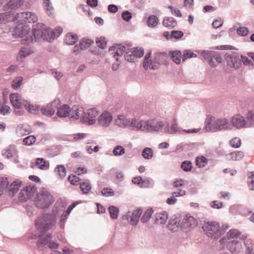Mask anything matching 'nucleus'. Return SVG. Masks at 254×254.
Instances as JSON below:
<instances>
[{"label": "nucleus", "mask_w": 254, "mask_h": 254, "mask_svg": "<svg viewBox=\"0 0 254 254\" xmlns=\"http://www.w3.org/2000/svg\"><path fill=\"white\" fill-rule=\"evenodd\" d=\"M232 127L238 128V115H236L231 119L230 123L226 119H219L211 123L209 120H206L205 122L206 130L211 131H217L223 129H231Z\"/></svg>", "instance_id": "1"}, {"label": "nucleus", "mask_w": 254, "mask_h": 254, "mask_svg": "<svg viewBox=\"0 0 254 254\" xmlns=\"http://www.w3.org/2000/svg\"><path fill=\"white\" fill-rule=\"evenodd\" d=\"M58 202L53 209V213L43 214L35 221V225L36 229L40 232L44 233L52 228L56 222V213L58 212Z\"/></svg>", "instance_id": "2"}, {"label": "nucleus", "mask_w": 254, "mask_h": 254, "mask_svg": "<svg viewBox=\"0 0 254 254\" xmlns=\"http://www.w3.org/2000/svg\"><path fill=\"white\" fill-rule=\"evenodd\" d=\"M32 34L35 42L41 41H52V36L54 35L51 28L43 23H38L33 25Z\"/></svg>", "instance_id": "3"}, {"label": "nucleus", "mask_w": 254, "mask_h": 254, "mask_svg": "<svg viewBox=\"0 0 254 254\" xmlns=\"http://www.w3.org/2000/svg\"><path fill=\"white\" fill-rule=\"evenodd\" d=\"M6 23L13 21L15 23L21 22H33L35 23L37 20L36 14L32 12H23L15 13L12 11L5 12Z\"/></svg>", "instance_id": "4"}, {"label": "nucleus", "mask_w": 254, "mask_h": 254, "mask_svg": "<svg viewBox=\"0 0 254 254\" xmlns=\"http://www.w3.org/2000/svg\"><path fill=\"white\" fill-rule=\"evenodd\" d=\"M27 23L24 21L16 23L17 25L15 27L12 34L14 38H24L22 43L26 45L30 44L34 41L33 37L31 34H28L30 28L27 24Z\"/></svg>", "instance_id": "5"}, {"label": "nucleus", "mask_w": 254, "mask_h": 254, "mask_svg": "<svg viewBox=\"0 0 254 254\" xmlns=\"http://www.w3.org/2000/svg\"><path fill=\"white\" fill-rule=\"evenodd\" d=\"M202 228L208 237L214 239H217L222 235L219 223L215 221L204 222Z\"/></svg>", "instance_id": "6"}, {"label": "nucleus", "mask_w": 254, "mask_h": 254, "mask_svg": "<svg viewBox=\"0 0 254 254\" xmlns=\"http://www.w3.org/2000/svg\"><path fill=\"white\" fill-rule=\"evenodd\" d=\"M36 199V206L41 209L48 208L54 201L52 195L46 190L40 191Z\"/></svg>", "instance_id": "7"}, {"label": "nucleus", "mask_w": 254, "mask_h": 254, "mask_svg": "<svg viewBox=\"0 0 254 254\" xmlns=\"http://www.w3.org/2000/svg\"><path fill=\"white\" fill-rule=\"evenodd\" d=\"M164 126V127L163 128L164 132L165 133L170 134H174L177 132H181V131H184L186 133L188 134L196 133L199 132L200 130V128L180 130L178 124L175 119L172 121L171 126H170V124L168 123H167L166 125Z\"/></svg>", "instance_id": "8"}, {"label": "nucleus", "mask_w": 254, "mask_h": 254, "mask_svg": "<svg viewBox=\"0 0 254 254\" xmlns=\"http://www.w3.org/2000/svg\"><path fill=\"white\" fill-rule=\"evenodd\" d=\"M9 98L11 104L15 108V114L18 116L22 115L24 113L23 108L25 104L24 102L27 101L22 98L18 93L10 94Z\"/></svg>", "instance_id": "9"}, {"label": "nucleus", "mask_w": 254, "mask_h": 254, "mask_svg": "<svg viewBox=\"0 0 254 254\" xmlns=\"http://www.w3.org/2000/svg\"><path fill=\"white\" fill-rule=\"evenodd\" d=\"M201 56L207 61L209 65L212 67L216 66L217 64H215V61L217 64H219L221 63L222 60L219 53L215 51L203 50L201 52Z\"/></svg>", "instance_id": "10"}, {"label": "nucleus", "mask_w": 254, "mask_h": 254, "mask_svg": "<svg viewBox=\"0 0 254 254\" xmlns=\"http://www.w3.org/2000/svg\"><path fill=\"white\" fill-rule=\"evenodd\" d=\"M144 55L143 48L137 47L129 48H126L124 58L126 60L129 62L134 63L136 59L142 57Z\"/></svg>", "instance_id": "11"}, {"label": "nucleus", "mask_w": 254, "mask_h": 254, "mask_svg": "<svg viewBox=\"0 0 254 254\" xmlns=\"http://www.w3.org/2000/svg\"><path fill=\"white\" fill-rule=\"evenodd\" d=\"M48 245V247L51 249H57L59 246L58 243L52 241V234H43L39 236L37 243V246L38 249L43 248L44 246Z\"/></svg>", "instance_id": "12"}, {"label": "nucleus", "mask_w": 254, "mask_h": 254, "mask_svg": "<svg viewBox=\"0 0 254 254\" xmlns=\"http://www.w3.org/2000/svg\"><path fill=\"white\" fill-rule=\"evenodd\" d=\"M164 126V123L158 119H152L146 120L145 132H160L163 129Z\"/></svg>", "instance_id": "13"}, {"label": "nucleus", "mask_w": 254, "mask_h": 254, "mask_svg": "<svg viewBox=\"0 0 254 254\" xmlns=\"http://www.w3.org/2000/svg\"><path fill=\"white\" fill-rule=\"evenodd\" d=\"M99 113V111L96 108L89 109L86 112L84 111L83 118L82 119V123H86L89 125L94 124Z\"/></svg>", "instance_id": "14"}, {"label": "nucleus", "mask_w": 254, "mask_h": 254, "mask_svg": "<svg viewBox=\"0 0 254 254\" xmlns=\"http://www.w3.org/2000/svg\"><path fill=\"white\" fill-rule=\"evenodd\" d=\"M69 117L73 120H80L82 122L83 118L84 110L82 107L79 105H74L71 109L69 108Z\"/></svg>", "instance_id": "15"}, {"label": "nucleus", "mask_w": 254, "mask_h": 254, "mask_svg": "<svg viewBox=\"0 0 254 254\" xmlns=\"http://www.w3.org/2000/svg\"><path fill=\"white\" fill-rule=\"evenodd\" d=\"M254 125V114L249 112L246 118L239 117V128L251 127Z\"/></svg>", "instance_id": "16"}, {"label": "nucleus", "mask_w": 254, "mask_h": 254, "mask_svg": "<svg viewBox=\"0 0 254 254\" xmlns=\"http://www.w3.org/2000/svg\"><path fill=\"white\" fill-rule=\"evenodd\" d=\"M113 120L111 114L107 111L103 112L98 118V123L102 127H108Z\"/></svg>", "instance_id": "17"}, {"label": "nucleus", "mask_w": 254, "mask_h": 254, "mask_svg": "<svg viewBox=\"0 0 254 254\" xmlns=\"http://www.w3.org/2000/svg\"><path fill=\"white\" fill-rule=\"evenodd\" d=\"M126 47L122 44H118L115 46L111 47L109 48V52L111 55L115 58L117 57V61H118V57H121L123 55H125Z\"/></svg>", "instance_id": "18"}, {"label": "nucleus", "mask_w": 254, "mask_h": 254, "mask_svg": "<svg viewBox=\"0 0 254 254\" xmlns=\"http://www.w3.org/2000/svg\"><path fill=\"white\" fill-rule=\"evenodd\" d=\"M131 128L133 130L145 131L146 120L132 118Z\"/></svg>", "instance_id": "19"}, {"label": "nucleus", "mask_w": 254, "mask_h": 254, "mask_svg": "<svg viewBox=\"0 0 254 254\" xmlns=\"http://www.w3.org/2000/svg\"><path fill=\"white\" fill-rule=\"evenodd\" d=\"M18 154L16 146L14 144H10L8 147L2 151V155L7 159L12 158Z\"/></svg>", "instance_id": "20"}, {"label": "nucleus", "mask_w": 254, "mask_h": 254, "mask_svg": "<svg viewBox=\"0 0 254 254\" xmlns=\"http://www.w3.org/2000/svg\"><path fill=\"white\" fill-rule=\"evenodd\" d=\"M181 218L176 216H173L169 220L167 226L168 229L173 232L177 231L180 226Z\"/></svg>", "instance_id": "21"}, {"label": "nucleus", "mask_w": 254, "mask_h": 254, "mask_svg": "<svg viewBox=\"0 0 254 254\" xmlns=\"http://www.w3.org/2000/svg\"><path fill=\"white\" fill-rule=\"evenodd\" d=\"M238 238V230L237 229L230 230L227 234L226 237L221 238L219 242L221 245L225 244L228 240H235Z\"/></svg>", "instance_id": "22"}, {"label": "nucleus", "mask_w": 254, "mask_h": 254, "mask_svg": "<svg viewBox=\"0 0 254 254\" xmlns=\"http://www.w3.org/2000/svg\"><path fill=\"white\" fill-rule=\"evenodd\" d=\"M168 215L166 211L156 212L153 217L154 223L158 225L165 224Z\"/></svg>", "instance_id": "23"}, {"label": "nucleus", "mask_w": 254, "mask_h": 254, "mask_svg": "<svg viewBox=\"0 0 254 254\" xmlns=\"http://www.w3.org/2000/svg\"><path fill=\"white\" fill-rule=\"evenodd\" d=\"M31 127L27 124L19 125L16 129V133L19 136H22L30 132Z\"/></svg>", "instance_id": "24"}, {"label": "nucleus", "mask_w": 254, "mask_h": 254, "mask_svg": "<svg viewBox=\"0 0 254 254\" xmlns=\"http://www.w3.org/2000/svg\"><path fill=\"white\" fill-rule=\"evenodd\" d=\"M168 55L166 52L156 53L154 58V63L158 64H165L168 59Z\"/></svg>", "instance_id": "25"}, {"label": "nucleus", "mask_w": 254, "mask_h": 254, "mask_svg": "<svg viewBox=\"0 0 254 254\" xmlns=\"http://www.w3.org/2000/svg\"><path fill=\"white\" fill-rule=\"evenodd\" d=\"M22 184V182L19 180H15L12 183L8 188L9 195L13 196L19 190Z\"/></svg>", "instance_id": "26"}, {"label": "nucleus", "mask_w": 254, "mask_h": 254, "mask_svg": "<svg viewBox=\"0 0 254 254\" xmlns=\"http://www.w3.org/2000/svg\"><path fill=\"white\" fill-rule=\"evenodd\" d=\"M227 247L232 254H238V239L228 240Z\"/></svg>", "instance_id": "27"}, {"label": "nucleus", "mask_w": 254, "mask_h": 254, "mask_svg": "<svg viewBox=\"0 0 254 254\" xmlns=\"http://www.w3.org/2000/svg\"><path fill=\"white\" fill-rule=\"evenodd\" d=\"M24 103H25L24 108L30 114H37L41 110V108L39 105L32 104L28 101Z\"/></svg>", "instance_id": "28"}, {"label": "nucleus", "mask_w": 254, "mask_h": 254, "mask_svg": "<svg viewBox=\"0 0 254 254\" xmlns=\"http://www.w3.org/2000/svg\"><path fill=\"white\" fill-rule=\"evenodd\" d=\"M35 165L38 166L39 169L44 170L48 169L50 167L49 161L45 160L43 158H36Z\"/></svg>", "instance_id": "29"}, {"label": "nucleus", "mask_w": 254, "mask_h": 254, "mask_svg": "<svg viewBox=\"0 0 254 254\" xmlns=\"http://www.w3.org/2000/svg\"><path fill=\"white\" fill-rule=\"evenodd\" d=\"M163 26L169 28H175L177 24V21L173 17H165L162 22Z\"/></svg>", "instance_id": "30"}, {"label": "nucleus", "mask_w": 254, "mask_h": 254, "mask_svg": "<svg viewBox=\"0 0 254 254\" xmlns=\"http://www.w3.org/2000/svg\"><path fill=\"white\" fill-rule=\"evenodd\" d=\"M44 9L49 16H53L54 14L55 9L53 6L50 0H43Z\"/></svg>", "instance_id": "31"}, {"label": "nucleus", "mask_w": 254, "mask_h": 254, "mask_svg": "<svg viewBox=\"0 0 254 254\" xmlns=\"http://www.w3.org/2000/svg\"><path fill=\"white\" fill-rule=\"evenodd\" d=\"M77 40L78 36L76 34L68 33L65 35L64 42L66 44L72 45L77 41Z\"/></svg>", "instance_id": "32"}, {"label": "nucleus", "mask_w": 254, "mask_h": 254, "mask_svg": "<svg viewBox=\"0 0 254 254\" xmlns=\"http://www.w3.org/2000/svg\"><path fill=\"white\" fill-rule=\"evenodd\" d=\"M169 55L171 60L176 64H180L182 58V53L180 51H170Z\"/></svg>", "instance_id": "33"}, {"label": "nucleus", "mask_w": 254, "mask_h": 254, "mask_svg": "<svg viewBox=\"0 0 254 254\" xmlns=\"http://www.w3.org/2000/svg\"><path fill=\"white\" fill-rule=\"evenodd\" d=\"M29 45L28 44L21 48L18 53L19 57L24 58L33 53V50L29 47Z\"/></svg>", "instance_id": "34"}, {"label": "nucleus", "mask_w": 254, "mask_h": 254, "mask_svg": "<svg viewBox=\"0 0 254 254\" xmlns=\"http://www.w3.org/2000/svg\"><path fill=\"white\" fill-rule=\"evenodd\" d=\"M55 172L59 179H64L66 175V170L63 165H58L55 168Z\"/></svg>", "instance_id": "35"}, {"label": "nucleus", "mask_w": 254, "mask_h": 254, "mask_svg": "<svg viewBox=\"0 0 254 254\" xmlns=\"http://www.w3.org/2000/svg\"><path fill=\"white\" fill-rule=\"evenodd\" d=\"M69 107L68 105L64 104L61 108H59L56 115L59 117H69Z\"/></svg>", "instance_id": "36"}, {"label": "nucleus", "mask_w": 254, "mask_h": 254, "mask_svg": "<svg viewBox=\"0 0 254 254\" xmlns=\"http://www.w3.org/2000/svg\"><path fill=\"white\" fill-rule=\"evenodd\" d=\"M35 190V188L34 187H31L30 186H26L23 190H21L19 193V198L21 201H25L27 200V198L26 197H24L23 198L22 197V194H24V193H26V195H29L32 193L33 191Z\"/></svg>", "instance_id": "37"}, {"label": "nucleus", "mask_w": 254, "mask_h": 254, "mask_svg": "<svg viewBox=\"0 0 254 254\" xmlns=\"http://www.w3.org/2000/svg\"><path fill=\"white\" fill-rule=\"evenodd\" d=\"M227 61L229 66L236 69L238 68V59L236 55H231L227 58Z\"/></svg>", "instance_id": "38"}, {"label": "nucleus", "mask_w": 254, "mask_h": 254, "mask_svg": "<svg viewBox=\"0 0 254 254\" xmlns=\"http://www.w3.org/2000/svg\"><path fill=\"white\" fill-rule=\"evenodd\" d=\"M23 3V0H10L7 4L11 10H15L20 7Z\"/></svg>", "instance_id": "39"}, {"label": "nucleus", "mask_w": 254, "mask_h": 254, "mask_svg": "<svg viewBox=\"0 0 254 254\" xmlns=\"http://www.w3.org/2000/svg\"><path fill=\"white\" fill-rule=\"evenodd\" d=\"M208 160L203 156H197L195 159V165L198 168H204L207 164Z\"/></svg>", "instance_id": "40"}, {"label": "nucleus", "mask_w": 254, "mask_h": 254, "mask_svg": "<svg viewBox=\"0 0 254 254\" xmlns=\"http://www.w3.org/2000/svg\"><path fill=\"white\" fill-rule=\"evenodd\" d=\"M142 213V210L140 209H138L132 212V218H131V225H136L139 220L140 216Z\"/></svg>", "instance_id": "41"}, {"label": "nucleus", "mask_w": 254, "mask_h": 254, "mask_svg": "<svg viewBox=\"0 0 254 254\" xmlns=\"http://www.w3.org/2000/svg\"><path fill=\"white\" fill-rule=\"evenodd\" d=\"M159 22L158 17L154 15L149 16L147 20V24L149 27H155Z\"/></svg>", "instance_id": "42"}, {"label": "nucleus", "mask_w": 254, "mask_h": 254, "mask_svg": "<svg viewBox=\"0 0 254 254\" xmlns=\"http://www.w3.org/2000/svg\"><path fill=\"white\" fill-rule=\"evenodd\" d=\"M147 63H146L145 60L143 61V67L145 70L148 68L151 69H156L158 68V65H156L154 62L153 63L151 59H148Z\"/></svg>", "instance_id": "43"}, {"label": "nucleus", "mask_w": 254, "mask_h": 254, "mask_svg": "<svg viewBox=\"0 0 254 254\" xmlns=\"http://www.w3.org/2000/svg\"><path fill=\"white\" fill-rule=\"evenodd\" d=\"M108 211L111 218L113 219H117L119 213V208L115 206H110L108 208Z\"/></svg>", "instance_id": "44"}, {"label": "nucleus", "mask_w": 254, "mask_h": 254, "mask_svg": "<svg viewBox=\"0 0 254 254\" xmlns=\"http://www.w3.org/2000/svg\"><path fill=\"white\" fill-rule=\"evenodd\" d=\"M80 189L84 194L88 193L91 189V186L88 181H84L80 183Z\"/></svg>", "instance_id": "45"}, {"label": "nucleus", "mask_w": 254, "mask_h": 254, "mask_svg": "<svg viewBox=\"0 0 254 254\" xmlns=\"http://www.w3.org/2000/svg\"><path fill=\"white\" fill-rule=\"evenodd\" d=\"M8 182L6 178L0 177V196L3 191L7 188Z\"/></svg>", "instance_id": "46"}, {"label": "nucleus", "mask_w": 254, "mask_h": 254, "mask_svg": "<svg viewBox=\"0 0 254 254\" xmlns=\"http://www.w3.org/2000/svg\"><path fill=\"white\" fill-rule=\"evenodd\" d=\"M153 213V211L152 208H148L140 218V221L141 222L143 223H146L150 218Z\"/></svg>", "instance_id": "47"}, {"label": "nucleus", "mask_w": 254, "mask_h": 254, "mask_svg": "<svg viewBox=\"0 0 254 254\" xmlns=\"http://www.w3.org/2000/svg\"><path fill=\"white\" fill-rule=\"evenodd\" d=\"M120 118H121V120L123 121V124L120 125L121 127H130L131 124L132 118H127L124 115H120Z\"/></svg>", "instance_id": "48"}, {"label": "nucleus", "mask_w": 254, "mask_h": 254, "mask_svg": "<svg viewBox=\"0 0 254 254\" xmlns=\"http://www.w3.org/2000/svg\"><path fill=\"white\" fill-rule=\"evenodd\" d=\"M142 155L145 159H150L153 156V150L148 147H146L142 151Z\"/></svg>", "instance_id": "49"}, {"label": "nucleus", "mask_w": 254, "mask_h": 254, "mask_svg": "<svg viewBox=\"0 0 254 254\" xmlns=\"http://www.w3.org/2000/svg\"><path fill=\"white\" fill-rule=\"evenodd\" d=\"M93 43V41L91 39L83 38L79 43L80 49H85Z\"/></svg>", "instance_id": "50"}, {"label": "nucleus", "mask_w": 254, "mask_h": 254, "mask_svg": "<svg viewBox=\"0 0 254 254\" xmlns=\"http://www.w3.org/2000/svg\"><path fill=\"white\" fill-rule=\"evenodd\" d=\"M23 81V78L22 76H17L13 80L11 86L14 89H17L19 88L22 82Z\"/></svg>", "instance_id": "51"}, {"label": "nucleus", "mask_w": 254, "mask_h": 254, "mask_svg": "<svg viewBox=\"0 0 254 254\" xmlns=\"http://www.w3.org/2000/svg\"><path fill=\"white\" fill-rule=\"evenodd\" d=\"M113 154L116 156L123 155L125 153V149L121 145H117L113 150Z\"/></svg>", "instance_id": "52"}, {"label": "nucleus", "mask_w": 254, "mask_h": 254, "mask_svg": "<svg viewBox=\"0 0 254 254\" xmlns=\"http://www.w3.org/2000/svg\"><path fill=\"white\" fill-rule=\"evenodd\" d=\"M41 111L43 115L48 117L53 116L55 113L54 110L50 109L48 105L45 107L41 108Z\"/></svg>", "instance_id": "53"}, {"label": "nucleus", "mask_w": 254, "mask_h": 254, "mask_svg": "<svg viewBox=\"0 0 254 254\" xmlns=\"http://www.w3.org/2000/svg\"><path fill=\"white\" fill-rule=\"evenodd\" d=\"M182 56L183 62H185L188 58L196 57V54L193 53L190 50H186L184 51Z\"/></svg>", "instance_id": "54"}, {"label": "nucleus", "mask_w": 254, "mask_h": 254, "mask_svg": "<svg viewBox=\"0 0 254 254\" xmlns=\"http://www.w3.org/2000/svg\"><path fill=\"white\" fill-rule=\"evenodd\" d=\"M181 167L185 172H190L192 169V164L190 161H185L182 163Z\"/></svg>", "instance_id": "55"}, {"label": "nucleus", "mask_w": 254, "mask_h": 254, "mask_svg": "<svg viewBox=\"0 0 254 254\" xmlns=\"http://www.w3.org/2000/svg\"><path fill=\"white\" fill-rule=\"evenodd\" d=\"M68 181L70 183V184L76 186L78 185H80V183H81L79 182V181H80L79 178L72 174L69 175L68 177Z\"/></svg>", "instance_id": "56"}, {"label": "nucleus", "mask_w": 254, "mask_h": 254, "mask_svg": "<svg viewBox=\"0 0 254 254\" xmlns=\"http://www.w3.org/2000/svg\"><path fill=\"white\" fill-rule=\"evenodd\" d=\"M184 36V33L182 31L173 30L171 32L170 38L179 39Z\"/></svg>", "instance_id": "57"}, {"label": "nucleus", "mask_w": 254, "mask_h": 254, "mask_svg": "<svg viewBox=\"0 0 254 254\" xmlns=\"http://www.w3.org/2000/svg\"><path fill=\"white\" fill-rule=\"evenodd\" d=\"M50 109H52V110H54L55 112L57 109H59V107L61 106V101L59 99L56 98L53 102L48 104Z\"/></svg>", "instance_id": "58"}, {"label": "nucleus", "mask_w": 254, "mask_h": 254, "mask_svg": "<svg viewBox=\"0 0 254 254\" xmlns=\"http://www.w3.org/2000/svg\"><path fill=\"white\" fill-rule=\"evenodd\" d=\"M105 40V38L103 37H101L100 38H97L96 43L97 44L98 47L102 49H104L106 47L107 45V42Z\"/></svg>", "instance_id": "59"}, {"label": "nucleus", "mask_w": 254, "mask_h": 254, "mask_svg": "<svg viewBox=\"0 0 254 254\" xmlns=\"http://www.w3.org/2000/svg\"><path fill=\"white\" fill-rule=\"evenodd\" d=\"M102 194L105 197H108L109 196H113L114 195V192L113 190L109 188H104L101 190Z\"/></svg>", "instance_id": "60"}, {"label": "nucleus", "mask_w": 254, "mask_h": 254, "mask_svg": "<svg viewBox=\"0 0 254 254\" xmlns=\"http://www.w3.org/2000/svg\"><path fill=\"white\" fill-rule=\"evenodd\" d=\"M191 221H194V218L192 216H190L187 220L183 219L181 226L183 228L190 227L192 225Z\"/></svg>", "instance_id": "61"}, {"label": "nucleus", "mask_w": 254, "mask_h": 254, "mask_svg": "<svg viewBox=\"0 0 254 254\" xmlns=\"http://www.w3.org/2000/svg\"><path fill=\"white\" fill-rule=\"evenodd\" d=\"M122 17L124 20L128 22L132 18V14L129 11L126 10L122 12Z\"/></svg>", "instance_id": "62"}, {"label": "nucleus", "mask_w": 254, "mask_h": 254, "mask_svg": "<svg viewBox=\"0 0 254 254\" xmlns=\"http://www.w3.org/2000/svg\"><path fill=\"white\" fill-rule=\"evenodd\" d=\"M35 141V137L34 136L30 135L23 139V143L25 145H30Z\"/></svg>", "instance_id": "63"}, {"label": "nucleus", "mask_w": 254, "mask_h": 254, "mask_svg": "<svg viewBox=\"0 0 254 254\" xmlns=\"http://www.w3.org/2000/svg\"><path fill=\"white\" fill-rule=\"evenodd\" d=\"M51 31L53 32L54 34L53 36H52V40H54L56 38H58L62 33L63 29L62 28L59 27L55 29V30H53V29H51Z\"/></svg>", "instance_id": "64"}]
</instances>
